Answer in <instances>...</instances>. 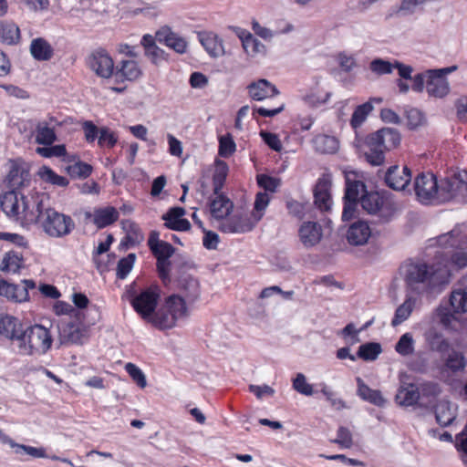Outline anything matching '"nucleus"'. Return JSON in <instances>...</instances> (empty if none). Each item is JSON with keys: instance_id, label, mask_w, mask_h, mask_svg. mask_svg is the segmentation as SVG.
Returning a JSON list of instances; mask_svg holds the SVG:
<instances>
[{"instance_id": "nucleus-22", "label": "nucleus", "mask_w": 467, "mask_h": 467, "mask_svg": "<svg viewBox=\"0 0 467 467\" xmlns=\"http://www.w3.org/2000/svg\"><path fill=\"white\" fill-rule=\"evenodd\" d=\"M178 289L181 292L179 296L190 304L194 303L201 295L199 281L188 274H182L178 279Z\"/></svg>"}, {"instance_id": "nucleus-53", "label": "nucleus", "mask_w": 467, "mask_h": 467, "mask_svg": "<svg viewBox=\"0 0 467 467\" xmlns=\"http://www.w3.org/2000/svg\"><path fill=\"white\" fill-rule=\"evenodd\" d=\"M136 259L135 254H129L126 257L120 259L117 265V276L119 279L127 277L131 271Z\"/></svg>"}, {"instance_id": "nucleus-57", "label": "nucleus", "mask_w": 467, "mask_h": 467, "mask_svg": "<svg viewBox=\"0 0 467 467\" xmlns=\"http://www.w3.org/2000/svg\"><path fill=\"white\" fill-rule=\"evenodd\" d=\"M455 314L452 308L449 309L446 306L438 307L436 312L439 322L445 328H452V323L456 320Z\"/></svg>"}, {"instance_id": "nucleus-27", "label": "nucleus", "mask_w": 467, "mask_h": 467, "mask_svg": "<svg viewBox=\"0 0 467 467\" xmlns=\"http://www.w3.org/2000/svg\"><path fill=\"white\" fill-rule=\"evenodd\" d=\"M141 69L133 59H123L115 68V77L121 80L134 81L141 76Z\"/></svg>"}, {"instance_id": "nucleus-20", "label": "nucleus", "mask_w": 467, "mask_h": 467, "mask_svg": "<svg viewBox=\"0 0 467 467\" xmlns=\"http://www.w3.org/2000/svg\"><path fill=\"white\" fill-rule=\"evenodd\" d=\"M298 236L306 248L313 247L322 239V227L316 222H304L298 230Z\"/></svg>"}, {"instance_id": "nucleus-15", "label": "nucleus", "mask_w": 467, "mask_h": 467, "mask_svg": "<svg viewBox=\"0 0 467 467\" xmlns=\"http://www.w3.org/2000/svg\"><path fill=\"white\" fill-rule=\"evenodd\" d=\"M427 94L435 99H444L451 92V84L447 78L434 69H427Z\"/></svg>"}, {"instance_id": "nucleus-55", "label": "nucleus", "mask_w": 467, "mask_h": 467, "mask_svg": "<svg viewBox=\"0 0 467 467\" xmlns=\"http://www.w3.org/2000/svg\"><path fill=\"white\" fill-rule=\"evenodd\" d=\"M293 388L298 393L305 396H311L314 393L313 387L307 383L306 378L303 373H297L293 379Z\"/></svg>"}, {"instance_id": "nucleus-56", "label": "nucleus", "mask_w": 467, "mask_h": 467, "mask_svg": "<svg viewBox=\"0 0 467 467\" xmlns=\"http://www.w3.org/2000/svg\"><path fill=\"white\" fill-rule=\"evenodd\" d=\"M118 142V136L115 132L111 131L108 127H102L99 129V135L98 143L100 147L112 148Z\"/></svg>"}, {"instance_id": "nucleus-30", "label": "nucleus", "mask_w": 467, "mask_h": 467, "mask_svg": "<svg viewBox=\"0 0 467 467\" xmlns=\"http://www.w3.org/2000/svg\"><path fill=\"white\" fill-rule=\"evenodd\" d=\"M29 182L28 171L17 166H13L11 168L5 181L7 188L9 189L8 192H18V191L25 185L28 184Z\"/></svg>"}, {"instance_id": "nucleus-42", "label": "nucleus", "mask_w": 467, "mask_h": 467, "mask_svg": "<svg viewBox=\"0 0 467 467\" xmlns=\"http://www.w3.org/2000/svg\"><path fill=\"white\" fill-rule=\"evenodd\" d=\"M458 232L452 230L446 234H441L436 239L430 240V247L438 245L436 251L444 252L450 254V251H446L448 248H455L458 242L457 240Z\"/></svg>"}, {"instance_id": "nucleus-59", "label": "nucleus", "mask_w": 467, "mask_h": 467, "mask_svg": "<svg viewBox=\"0 0 467 467\" xmlns=\"http://www.w3.org/2000/svg\"><path fill=\"white\" fill-rule=\"evenodd\" d=\"M420 397L436 398L441 392V387L438 383L433 381H425L418 387Z\"/></svg>"}, {"instance_id": "nucleus-52", "label": "nucleus", "mask_w": 467, "mask_h": 467, "mask_svg": "<svg viewBox=\"0 0 467 467\" xmlns=\"http://www.w3.org/2000/svg\"><path fill=\"white\" fill-rule=\"evenodd\" d=\"M369 69L377 76L389 75L393 72V62L378 57L369 63Z\"/></svg>"}, {"instance_id": "nucleus-11", "label": "nucleus", "mask_w": 467, "mask_h": 467, "mask_svg": "<svg viewBox=\"0 0 467 467\" xmlns=\"http://www.w3.org/2000/svg\"><path fill=\"white\" fill-rule=\"evenodd\" d=\"M88 67L99 78H109L114 72V62L104 49L93 51L87 58Z\"/></svg>"}, {"instance_id": "nucleus-2", "label": "nucleus", "mask_w": 467, "mask_h": 467, "mask_svg": "<svg viewBox=\"0 0 467 467\" xmlns=\"http://www.w3.org/2000/svg\"><path fill=\"white\" fill-rule=\"evenodd\" d=\"M402 269L407 287L417 294L437 285L444 277V271L438 263L410 261Z\"/></svg>"}, {"instance_id": "nucleus-43", "label": "nucleus", "mask_w": 467, "mask_h": 467, "mask_svg": "<svg viewBox=\"0 0 467 467\" xmlns=\"http://www.w3.org/2000/svg\"><path fill=\"white\" fill-rule=\"evenodd\" d=\"M23 266V256L16 252L10 251L5 254L0 266L1 271L17 273Z\"/></svg>"}, {"instance_id": "nucleus-14", "label": "nucleus", "mask_w": 467, "mask_h": 467, "mask_svg": "<svg viewBox=\"0 0 467 467\" xmlns=\"http://www.w3.org/2000/svg\"><path fill=\"white\" fill-rule=\"evenodd\" d=\"M62 124L57 118L48 115L36 125V142L50 146L57 140L56 128Z\"/></svg>"}, {"instance_id": "nucleus-17", "label": "nucleus", "mask_w": 467, "mask_h": 467, "mask_svg": "<svg viewBox=\"0 0 467 467\" xmlns=\"http://www.w3.org/2000/svg\"><path fill=\"white\" fill-rule=\"evenodd\" d=\"M257 223L247 214L235 213L232 217L223 220L220 229L228 234H244L254 229Z\"/></svg>"}, {"instance_id": "nucleus-24", "label": "nucleus", "mask_w": 467, "mask_h": 467, "mask_svg": "<svg viewBox=\"0 0 467 467\" xmlns=\"http://www.w3.org/2000/svg\"><path fill=\"white\" fill-rule=\"evenodd\" d=\"M247 88L251 99L257 101L273 98L279 94L276 87L265 78L251 83Z\"/></svg>"}, {"instance_id": "nucleus-47", "label": "nucleus", "mask_w": 467, "mask_h": 467, "mask_svg": "<svg viewBox=\"0 0 467 467\" xmlns=\"http://www.w3.org/2000/svg\"><path fill=\"white\" fill-rule=\"evenodd\" d=\"M244 39L243 47L248 56L254 57L259 54H266V47L253 35H246Z\"/></svg>"}, {"instance_id": "nucleus-19", "label": "nucleus", "mask_w": 467, "mask_h": 467, "mask_svg": "<svg viewBox=\"0 0 467 467\" xmlns=\"http://www.w3.org/2000/svg\"><path fill=\"white\" fill-rule=\"evenodd\" d=\"M410 180L411 172L406 166L403 168H400L397 165L391 166L385 174L387 185L395 191L404 190L409 185Z\"/></svg>"}, {"instance_id": "nucleus-21", "label": "nucleus", "mask_w": 467, "mask_h": 467, "mask_svg": "<svg viewBox=\"0 0 467 467\" xmlns=\"http://www.w3.org/2000/svg\"><path fill=\"white\" fill-rule=\"evenodd\" d=\"M360 203L362 208L370 214L379 213L383 215L385 209L389 210L393 208V204L390 202L387 201L384 196L376 192H367L362 195Z\"/></svg>"}, {"instance_id": "nucleus-8", "label": "nucleus", "mask_w": 467, "mask_h": 467, "mask_svg": "<svg viewBox=\"0 0 467 467\" xmlns=\"http://www.w3.org/2000/svg\"><path fill=\"white\" fill-rule=\"evenodd\" d=\"M467 182V171H461L451 176H446L439 182V202L457 201L466 202L465 188Z\"/></svg>"}, {"instance_id": "nucleus-33", "label": "nucleus", "mask_w": 467, "mask_h": 467, "mask_svg": "<svg viewBox=\"0 0 467 467\" xmlns=\"http://www.w3.org/2000/svg\"><path fill=\"white\" fill-rule=\"evenodd\" d=\"M215 195V198L211 201L210 212L213 218L223 220L233 209V202L222 193Z\"/></svg>"}, {"instance_id": "nucleus-34", "label": "nucleus", "mask_w": 467, "mask_h": 467, "mask_svg": "<svg viewBox=\"0 0 467 467\" xmlns=\"http://www.w3.org/2000/svg\"><path fill=\"white\" fill-rule=\"evenodd\" d=\"M30 53L38 61H47L53 57V47L44 38L37 37L31 41Z\"/></svg>"}, {"instance_id": "nucleus-12", "label": "nucleus", "mask_w": 467, "mask_h": 467, "mask_svg": "<svg viewBox=\"0 0 467 467\" xmlns=\"http://www.w3.org/2000/svg\"><path fill=\"white\" fill-rule=\"evenodd\" d=\"M159 300V294L156 289L148 288L136 296L131 305L135 311L146 321L149 322L150 317L156 309Z\"/></svg>"}, {"instance_id": "nucleus-48", "label": "nucleus", "mask_w": 467, "mask_h": 467, "mask_svg": "<svg viewBox=\"0 0 467 467\" xmlns=\"http://www.w3.org/2000/svg\"><path fill=\"white\" fill-rule=\"evenodd\" d=\"M373 110V106L370 101L365 102L362 105H359L354 110L351 119L350 125L353 129H358L362 125V123L367 119L368 115Z\"/></svg>"}, {"instance_id": "nucleus-49", "label": "nucleus", "mask_w": 467, "mask_h": 467, "mask_svg": "<svg viewBox=\"0 0 467 467\" xmlns=\"http://www.w3.org/2000/svg\"><path fill=\"white\" fill-rule=\"evenodd\" d=\"M92 166L82 161L75 162L66 167L67 174L74 179H85L92 172Z\"/></svg>"}, {"instance_id": "nucleus-29", "label": "nucleus", "mask_w": 467, "mask_h": 467, "mask_svg": "<svg viewBox=\"0 0 467 467\" xmlns=\"http://www.w3.org/2000/svg\"><path fill=\"white\" fill-rule=\"evenodd\" d=\"M450 305L454 313L467 312V275L462 279L461 287L451 291Z\"/></svg>"}, {"instance_id": "nucleus-10", "label": "nucleus", "mask_w": 467, "mask_h": 467, "mask_svg": "<svg viewBox=\"0 0 467 467\" xmlns=\"http://www.w3.org/2000/svg\"><path fill=\"white\" fill-rule=\"evenodd\" d=\"M434 255L441 268L451 266L462 269L467 267V237L450 251L449 254L448 253L435 251Z\"/></svg>"}, {"instance_id": "nucleus-41", "label": "nucleus", "mask_w": 467, "mask_h": 467, "mask_svg": "<svg viewBox=\"0 0 467 467\" xmlns=\"http://www.w3.org/2000/svg\"><path fill=\"white\" fill-rule=\"evenodd\" d=\"M315 149L321 153H334L338 149V140L334 136L320 134L313 140Z\"/></svg>"}, {"instance_id": "nucleus-58", "label": "nucleus", "mask_w": 467, "mask_h": 467, "mask_svg": "<svg viewBox=\"0 0 467 467\" xmlns=\"http://www.w3.org/2000/svg\"><path fill=\"white\" fill-rule=\"evenodd\" d=\"M125 369L139 387H140L141 389L146 387V377L139 367H137L133 363H127L125 365Z\"/></svg>"}, {"instance_id": "nucleus-37", "label": "nucleus", "mask_w": 467, "mask_h": 467, "mask_svg": "<svg viewBox=\"0 0 467 467\" xmlns=\"http://www.w3.org/2000/svg\"><path fill=\"white\" fill-rule=\"evenodd\" d=\"M416 305V298L407 296L405 301L396 309L391 321L392 327H397L406 321L411 315Z\"/></svg>"}, {"instance_id": "nucleus-9", "label": "nucleus", "mask_w": 467, "mask_h": 467, "mask_svg": "<svg viewBox=\"0 0 467 467\" xmlns=\"http://www.w3.org/2000/svg\"><path fill=\"white\" fill-rule=\"evenodd\" d=\"M414 191L419 202L424 204L439 202L440 187L437 178L431 172L418 174L414 182Z\"/></svg>"}, {"instance_id": "nucleus-39", "label": "nucleus", "mask_w": 467, "mask_h": 467, "mask_svg": "<svg viewBox=\"0 0 467 467\" xmlns=\"http://www.w3.org/2000/svg\"><path fill=\"white\" fill-rule=\"evenodd\" d=\"M20 39L19 27L13 22L0 24V40L6 45H16Z\"/></svg>"}, {"instance_id": "nucleus-35", "label": "nucleus", "mask_w": 467, "mask_h": 467, "mask_svg": "<svg viewBox=\"0 0 467 467\" xmlns=\"http://www.w3.org/2000/svg\"><path fill=\"white\" fill-rule=\"evenodd\" d=\"M419 400V389L412 383L401 386L396 395V401L401 406H412L416 404Z\"/></svg>"}, {"instance_id": "nucleus-45", "label": "nucleus", "mask_w": 467, "mask_h": 467, "mask_svg": "<svg viewBox=\"0 0 467 467\" xmlns=\"http://www.w3.org/2000/svg\"><path fill=\"white\" fill-rule=\"evenodd\" d=\"M365 184L357 180H351L348 174L346 175V191L344 200L358 201L359 195L365 192Z\"/></svg>"}, {"instance_id": "nucleus-26", "label": "nucleus", "mask_w": 467, "mask_h": 467, "mask_svg": "<svg viewBox=\"0 0 467 467\" xmlns=\"http://www.w3.org/2000/svg\"><path fill=\"white\" fill-rule=\"evenodd\" d=\"M156 36L159 42L164 43L168 47L179 54H183L187 50L188 45L186 40L168 27L161 28L158 31Z\"/></svg>"}, {"instance_id": "nucleus-6", "label": "nucleus", "mask_w": 467, "mask_h": 467, "mask_svg": "<svg viewBox=\"0 0 467 467\" xmlns=\"http://www.w3.org/2000/svg\"><path fill=\"white\" fill-rule=\"evenodd\" d=\"M42 231L52 238H62L68 235L75 228L72 218L64 213H60L49 206V202L38 221Z\"/></svg>"}, {"instance_id": "nucleus-1", "label": "nucleus", "mask_w": 467, "mask_h": 467, "mask_svg": "<svg viewBox=\"0 0 467 467\" xmlns=\"http://www.w3.org/2000/svg\"><path fill=\"white\" fill-rule=\"evenodd\" d=\"M48 202L49 198L46 193L36 192L26 196L16 192H5L0 201L5 214L26 228L38 223Z\"/></svg>"}, {"instance_id": "nucleus-38", "label": "nucleus", "mask_w": 467, "mask_h": 467, "mask_svg": "<svg viewBox=\"0 0 467 467\" xmlns=\"http://www.w3.org/2000/svg\"><path fill=\"white\" fill-rule=\"evenodd\" d=\"M2 441L4 443L9 444L12 448H14L15 452L16 454H21L24 452L33 458L47 457L46 454V450L42 447L36 448V447L28 446V445L18 444L6 435L2 436Z\"/></svg>"}, {"instance_id": "nucleus-25", "label": "nucleus", "mask_w": 467, "mask_h": 467, "mask_svg": "<svg viewBox=\"0 0 467 467\" xmlns=\"http://www.w3.org/2000/svg\"><path fill=\"white\" fill-rule=\"evenodd\" d=\"M185 214V209L182 207L171 208L162 215L165 221L164 226L174 231H187L191 228V223L187 219L182 218Z\"/></svg>"}, {"instance_id": "nucleus-54", "label": "nucleus", "mask_w": 467, "mask_h": 467, "mask_svg": "<svg viewBox=\"0 0 467 467\" xmlns=\"http://www.w3.org/2000/svg\"><path fill=\"white\" fill-rule=\"evenodd\" d=\"M331 442L339 445L344 449H350L353 446V437L351 431L343 426L337 430V438L332 440Z\"/></svg>"}, {"instance_id": "nucleus-28", "label": "nucleus", "mask_w": 467, "mask_h": 467, "mask_svg": "<svg viewBox=\"0 0 467 467\" xmlns=\"http://www.w3.org/2000/svg\"><path fill=\"white\" fill-rule=\"evenodd\" d=\"M86 216L92 217L94 224L101 229L115 223L119 219V213L114 207L108 206L95 209L93 213H88Z\"/></svg>"}, {"instance_id": "nucleus-16", "label": "nucleus", "mask_w": 467, "mask_h": 467, "mask_svg": "<svg viewBox=\"0 0 467 467\" xmlns=\"http://www.w3.org/2000/svg\"><path fill=\"white\" fill-rule=\"evenodd\" d=\"M23 330V325L16 317L0 316V337L8 339L14 348H17Z\"/></svg>"}, {"instance_id": "nucleus-63", "label": "nucleus", "mask_w": 467, "mask_h": 467, "mask_svg": "<svg viewBox=\"0 0 467 467\" xmlns=\"http://www.w3.org/2000/svg\"><path fill=\"white\" fill-rule=\"evenodd\" d=\"M410 368L414 372L426 374L429 371V360L424 355H418L410 361Z\"/></svg>"}, {"instance_id": "nucleus-31", "label": "nucleus", "mask_w": 467, "mask_h": 467, "mask_svg": "<svg viewBox=\"0 0 467 467\" xmlns=\"http://www.w3.org/2000/svg\"><path fill=\"white\" fill-rule=\"evenodd\" d=\"M358 395L363 400L375 406L384 407L387 400L379 389H370L361 378H357Z\"/></svg>"}, {"instance_id": "nucleus-40", "label": "nucleus", "mask_w": 467, "mask_h": 467, "mask_svg": "<svg viewBox=\"0 0 467 467\" xmlns=\"http://www.w3.org/2000/svg\"><path fill=\"white\" fill-rule=\"evenodd\" d=\"M426 342L432 351L445 354L451 348L450 342L440 333L436 331H429L425 334Z\"/></svg>"}, {"instance_id": "nucleus-13", "label": "nucleus", "mask_w": 467, "mask_h": 467, "mask_svg": "<svg viewBox=\"0 0 467 467\" xmlns=\"http://www.w3.org/2000/svg\"><path fill=\"white\" fill-rule=\"evenodd\" d=\"M441 360L442 364L439 367V370L442 377L462 373L467 366L464 354L451 348L448 352L442 354Z\"/></svg>"}, {"instance_id": "nucleus-46", "label": "nucleus", "mask_w": 467, "mask_h": 467, "mask_svg": "<svg viewBox=\"0 0 467 467\" xmlns=\"http://www.w3.org/2000/svg\"><path fill=\"white\" fill-rule=\"evenodd\" d=\"M395 351L402 357H408L415 351V340L411 333L403 334L395 345Z\"/></svg>"}, {"instance_id": "nucleus-7", "label": "nucleus", "mask_w": 467, "mask_h": 467, "mask_svg": "<svg viewBox=\"0 0 467 467\" xmlns=\"http://www.w3.org/2000/svg\"><path fill=\"white\" fill-rule=\"evenodd\" d=\"M148 245L157 259V270L160 278L164 285L171 282V261L170 257L175 252L174 247L162 240H160V234L157 231H151L148 239Z\"/></svg>"}, {"instance_id": "nucleus-4", "label": "nucleus", "mask_w": 467, "mask_h": 467, "mask_svg": "<svg viewBox=\"0 0 467 467\" xmlns=\"http://www.w3.org/2000/svg\"><path fill=\"white\" fill-rule=\"evenodd\" d=\"M188 317V309L184 299L178 295H171L165 303L154 311L149 322L159 329L172 328L179 319Z\"/></svg>"}, {"instance_id": "nucleus-61", "label": "nucleus", "mask_w": 467, "mask_h": 467, "mask_svg": "<svg viewBox=\"0 0 467 467\" xmlns=\"http://www.w3.org/2000/svg\"><path fill=\"white\" fill-rule=\"evenodd\" d=\"M407 126L411 129H417L424 122L422 113L417 109H410L406 111Z\"/></svg>"}, {"instance_id": "nucleus-3", "label": "nucleus", "mask_w": 467, "mask_h": 467, "mask_svg": "<svg viewBox=\"0 0 467 467\" xmlns=\"http://www.w3.org/2000/svg\"><path fill=\"white\" fill-rule=\"evenodd\" d=\"M400 143V134L396 129L382 128L366 138V159L372 165H380L384 162L385 152L396 148Z\"/></svg>"}, {"instance_id": "nucleus-18", "label": "nucleus", "mask_w": 467, "mask_h": 467, "mask_svg": "<svg viewBox=\"0 0 467 467\" xmlns=\"http://www.w3.org/2000/svg\"><path fill=\"white\" fill-rule=\"evenodd\" d=\"M332 185L331 176L324 174L320 177L314 190L315 204L321 211H328L332 201L330 195V188Z\"/></svg>"}, {"instance_id": "nucleus-44", "label": "nucleus", "mask_w": 467, "mask_h": 467, "mask_svg": "<svg viewBox=\"0 0 467 467\" xmlns=\"http://www.w3.org/2000/svg\"><path fill=\"white\" fill-rule=\"evenodd\" d=\"M382 352L379 343L368 342L359 346L357 357L365 361H374Z\"/></svg>"}, {"instance_id": "nucleus-62", "label": "nucleus", "mask_w": 467, "mask_h": 467, "mask_svg": "<svg viewBox=\"0 0 467 467\" xmlns=\"http://www.w3.org/2000/svg\"><path fill=\"white\" fill-rule=\"evenodd\" d=\"M257 183L260 187H262L265 190V192H274L279 186L280 181L276 178L265 174H260L257 176Z\"/></svg>"}, {"instance_id": "nucleus-64", "label": "nucleus", "mask_w": 467, "mask_h": 467, "mask_svg": "<svg viewBox=\"0 0 467 467\" xmlns=\"http://www.w3.org/2000/svg\"><path fill=\"white\" fill-rule=\"evenodd\" d=\"M123 229L128 233L127 239L130 242H134L136 239H142V235L140 234V229L134 222L130 220L123 221L122 223Z\"/></svg>"}, {"instance_id": "nucleus-5", "label": "nucleus", "mask_w": 467, "mask_h": 467, "mask_svg": "<svg viewBox=\"0 0 467 467\" xmlns=\"http://www.w3.org/2000/svg\"><path fill=\"white\" fill-rule=\"evenodd\" d=\"M52 341V336L45 327L29 326L24 328L16 349L20 355H42L51 348Z\"/></svg>"}, {"instance_id": "nucleus-60", "label": "nucleus", "mask_w": 467, "mask_h": 467, "mask_svg": "<svg viewBox=\"0 0 467 467\" xmlns=\"http://www.w3.org/2000/svg\"><path fill=\"white\" fill-rule=\"evenodd\" d=\"M235 151V143L232 137L222 136L219 140V154L222 157L227 158Z\"/></svg>"}, {"instance_id": "nucleus-51", "label": "nucleus", "mask_w": 467, "mask_h": 467, "mask_svg": "<svg viewBox=\"0 0 467 467\" xmlns=\"http://www.w3.org/2000/svg\"><path fill=\"white\" fill-rule=\"evenodd\" d=\"M39 175L45 182L53 185L65 187L68 184V180L67 178L57 174L53 170L47 166H44L39 171Z\"/></svg>"}, {"instance_id": "nucleus-32", "label": "nucleus", "mask_w": 467, "mask_h": 467, "mask_svg": "<svg viewBox=\"0 0 467 467\" xmlns=\"http://www.w3.org/2000/svg\"><path fill=\"white\" fill-rule=\"evenodd\" d=\"M456 407L451 402L440 400L435 409L437 422L443 427L451 425L456 419Z\"/></svg>"}, {"instance_id": "nucleus-23", "label": "nucleus", "mask_w": 467, "mask_h": 467, "mask_svg": "<svg viewBox=\"0 0 467 467\" xmlns=\"http://www.w3.org/2000/svg\"><path fill=\"white\" fill-rule=\"evenodd\" d=\"M370 236V227L368 223L364 221H357L353 223L347 232L348 242L356 246L367 244Z\"/></svg>"}, {"instance_id": "nucleus-36", "label": "nucleus", "mask_w": 467, "mask_h": 467, "mask_svg": "<svg viewBox=\"0 0 467 467\" xmlns=\"http://www.w3.org/2000/svg\"><path fill=\"white\" fill-rule=\"evenodd\" d=\"M200 42L212 57H220L224 53L222 41L216 35L212 33L201 34Z\"/></svg>"}, {"instance_id": "nucleus-50", "label": "nucleus", "mask_w": 467, "mask_h": 467, "mask_svg": "<svg viewBox=\"0 0 467 467\" xmlns=\"http://www.w3.org/2000/svg\"><path fill=\"white\" fill-rule=\"evenodd\" d=\"M269 202H270V196L267 192H260L256 194L254 211L252 213V217H253V219H254V221L256 223H258L262 219V217L264 215V212L266 209V207L268 206Z\"/></svg>"}]
</instances>
